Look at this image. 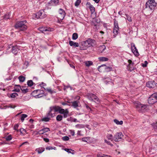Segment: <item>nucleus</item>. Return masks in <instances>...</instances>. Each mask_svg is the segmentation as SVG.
I'll use <instances>...</instances> for the list:
<instances>
[{
  "instance_id": "1",
  "label": "nucleus",
  "mask_w": 157,
  "mask_h": 157,
  "mask_svg": "<svg viewBox=\"0 0 157 157\" xmlns=\"http://www.w3.org/2000/svg\"><path fill=\"white\" fill-rule=\"evenodd\" d=\"M134 105L137 110L140 112H144L147 111V105L141 104L138 101L135 102Z\"/></svg>"
},
{
  "instance_id": "2",
  "label": "nucleus",
  "mask_w": 157,
  "mask_h": 157,
  "mask_svg": "<svg viewBox=\"0 0 157 157\" xmlns=\"http://www.w3.org/2000/svg\"><path fill=\"white\" fill-rule=\"evenodd\" d=\"M26 23V20L17 22L15 25V27L21 31L25 30L27 28V26L25 24Z\"/></svg>"
},
{
  "instance_id": "3",
  "label": "nucleus",
  "mask_w": 157,
  "mask_h": 157,
  "mask_svg": "<svg viewBox=\"0 0 157 157\" xmlns=\"http://www.w3.org/2000/svg\"><path fill=\"white\" fill-rule=\"evenodd\" d=\"M56 106H52L49 108V110L47 113V116L50 118H52L55 116V112H57Z\"/></svg>"
},
{
  "instance_id": "4",
  "label": "nucleus",
  "mask_w": 157,
  "mask_h": 157,
  "mask_svg": "<svg viewBox=\"0 0 157 157\" xmlns=\"http://www.w3.org/2000/svg\"><path fill=\"white\" fill-rule=\"evenodd\" d=\"M156 3L154 0L148 1L146 3V7L148 8L151 10H153L155 7Z\"/></svg>"
},
{
  "instance_id": "5",
  "label": "nucleus",
  "mask_w": 157,
  "mask_h": 157,
  "mask_svg": "<svg viewBox=\"0 0 157 157\" xmlns=\"http://www.w3.org/2000/svg\"><path fill=\"white\" fill-rule=\"evenodd\" d=\"M157 101V93L153 94L148 99V103L153 104Z\"/></svg>"
},
{
  "instance_id": "6",
  "label": "nucleus",
  "mask_w": 157,
  "mask_h": 157,
  "mask_svg": "<svg viewBox=\"0 0 157 157\" xmlns=\"http://www.w3.org/2000/svg\"><path fill=\"white\" fill-rule=\"evenodd\" d=\"M57 109V112H58L60 114H63L64 118H66L67 117V115L69 113V111L67 109L64 110L63 109L61 108V107L59 106H56Z\"/></svg>"
},
{
  "instance_id": "7",
  "label": "nucleus",
  "mask_w": 157,
  "mask_h": 157,
  "mask_svg": "<svg viewBox=\"0 0 157 157\" xmlns=\"http://www.w3.org/2000/svg\"><path fill=\"white\" fill-rule=\"evenodd\" d=\"M119 31L118 23L115 20L114 21V27L113 30V33L114 34L113 36V38H115L116 37V36L118 33Z\"/></svg>"
},
{
  "instance_id": "8",
  "label": "nucleus",
  "mask_w": 157,
  "mask_h": 157,
  "mask_svg": "<svg viewBox=\"0 0 157 157\" xmlns=\"http://www.w3.org/2000/svg\"><path fill=\"white\" fill-rule=\"evenodd\" d=\"M59 14L58 15V18L60 20H62L65 16V12L62 9H60L59 11Z\"/></svg>"
},
{
  "instance_id": "9",
  "label": "nucleus",
  "mask_w": 157,
  "mask_h": 157,
  "mask_svg": "<svg viewBox=\"0 0 157 157\" xmlns=\"http://www.w3.org/2000/svg\"><path fill=\"white\" fill-rule=\"evenodd\" d=\"M131 47L132 51L133 53L136 56H138L139 55V53L138 52V50L136 48L135 44L133 43H131Z\"/></svg>"
},
{
  "instance_id": "10",
  "label": "nucleus",
  "mask_w": 157,
  "mask_h": 157,
  "mask_svg": "<svg viewBox=\"0 0 157 157\" xmlns=\"http://www.w3.org/2000/svg\"><path fill=\"white\" fill-rule=\"evenodd\" d=\"M123 135L121 132L117 133L114 135V140L116 142L120 141L122 139Z\"/></svg>"
},
{
  "instance_id": "11",
  "label": "nucleus",
  "mask_w": 157,
  "mask_h": 157,
  "mask_svg": "<svg viewBox=\"0 0 157 157\" xmlns=\"http://www.w3.org/2000/svg\"><path fill=\"white\" fill-rule=\"evenodd\" d=\"M21 47L17 45L15 46H13L12 48L11 49L12 52L15 55L17 54L18 51L21 49Z\"/></svg>"
},
{
  "instance_id": "12",
  "label": "nucleus",
  "mask_w": 157,
  "mask_h": 157,
  "mask_svg": "<svg viewBox=\"0 0 157 157\" xmlns=\"http://www.w3.org/2000/svg\"><path fill=\"white\" fill-rule=\"evenodd\" d=\"M33 93H37L38 95L36 96V98H39L43 96V94H44V91L43 90H34L33 92Z\"/></svg>"
},
{
  "instance_id": "13",
  "label": "nucleus",
  "mask_w": 157,
  "mask_h": 157,
  "mask_svg": "<svg viewBox=\"0 0 157 157\" xmlns=\"http://www.w3.org/2000/svg\"><path fill=\"white\" fill-rule=\"evenodd\" d=\"M128 62L129 64L128 65L127 67L128 69V70L131 71L134 69V68L133 67L134 63L132 62V61L130 59H129L128 60Z\"/></svg>"
},
{
  "instance_id": "14",
  "label": "nucleus",
  "mask_w": 157,
  "mask_h": 157,
  "mask_svg": "<svg viewBox=\"0 0 157 157\" xmlns=\"http://www.w3.org/2000/svg\"><path fill=\"white\" fill-rule=\"evenodd\" d=\"M37 15H38L40 18H43L46 17L47 15L44 10H40L37 13Z\"/></svg>"
},
{
  "instance_id": "15",
  "label": "nucleus",
  "mask_w": 157,
  "mask_h": 157,
  "mask_svg": "<svg viewBox=\"0 0 157 157\" xmlns=\"http://www.w3.org/2000/svg\"><path fill=\"white\" fill-rule=\"evenodd\" d=\"M156 83L154 81H150L147 82L146 84L147 87L149 88H154L156 86Z\"/></svg>"
},
{
  "instance_id": "16",
  "label": "nucleus",
  "mask_w": 157,
  "mask_h": 157,
  "mask_svg": "<svg viewBox=\"0 0 157 157\" xmlns=\"http://www.w3.org/2000/svg\"><path fill=\"white\" fill-rule=\"evenodd\" d=\"M39 29L42 33H44L45 31H52L54 30L53 28L47 27L40 28Z\"/></svg>"
},
{
  "instance_id": "17",
  "label": "nucleus",
  "mask_w": 157,
  "mask_h": 157,
  "mask_svg": "<svg viewBox=\"0 0 157 157\" xmlns=\"http://www.w3.org/2000/svg\"><path fill=\"white\" fill-rule=\"evenodd\" d=\"M86 96L91 101H93L94 99L95 98L94 96H96L94 94L89 93L86 95Z\"/></svg>"
},
{
  "instance_id": "18",
  "label": "nucleus",
  "mask_w": 157,
  "mask_h": 157,
  "mask_svg": "<svg viewBox=\"0 0 157 157\" xmlns=\"http://www.w3.org/2000/svg\"><path fill=\"white\" fill-rule=\"evenodd\" d=\"M85 43L89 46H93L94 44L93 40L91 39H89L85 41Z\"/></svg>"
},
{
  "instance_id": "19",
  "label": "nucleus",
  "mask_w": 157,
  "mask_h": 157,
  "mask_svg": "<svg viewBox=\"0 0 157 157\" xmlns=\"http://www.w3.org/2000/svg\"><path fill=\"white\" fill-rule=\"evenodd\" d=\"M59 2V0H51L48 4L52 6H56L58 4Z\"/></svg>"
},
{
  "instance_id": "20",
  "label": "nucleus",
  "mask_w": 157,
  "mask_h": 157,
  "mask_svg": "<svg viewBox=\"0 0 157 157\" xmlns=\"http://www.w3.org/2000/svg\"><path fill=\"white\" fill-rule=\"evenodd\" d=\"M86 5L87 6L89 7L91 13H93L95 11V8L93 6L91 5L89 2H87Z\"/></svg>"
},
{
  "instance_id": "21",
  "label": "nucleus",
  "mask_w": 157,
  "mask_h": 157,
  "mask_svg": "<svg viewBox=\"0 0 157 157\" xmlns=\"http://www.w3.org/2000/svg\"><path fill=\"white\" fill-rule=\"evenodd\" d=\"M50 131L49 128H45L40 130L39 132H40V134H43L44 133Z\"/></svg>"
},
{
  "instance_id": "22",
  "label": "nucleus",
  "mask_w": 157,
  "mask_h": 157,
  "mask_svg": "<svg viewBox=\"0 0 157 157\" xmlns=\"http://www.w3.org/2000/svg\"><path fill=\"white\" fill-rule=\"evenodd\" d=\"M69 44L71 46H73L75 47H78L79 46V44L78 43L72 41H70L69 42Z\"/></svg>"
},
{
  "instance_id": "23",
  "label": "nucleus",
  "mask_w": 157,
  "mask_h": 157,
  "mask_svg": "<svg viewBox=\"0 0 157 157\" xmlns=\"http://www.w3.org/2000/svg\"><path fill=\"white\" fill-rule=\"evenodd\" d=\"M17 86L19 87L22 91L23 93H25L28 91V89L26 88V87H24L23 86H22L21 87L19 85H17Z\"/></svg>"
},
{
  "instance_id": "24",
  "label": "nucleus",
  "mask_w": 157,
  "mask_h": 157,
  "mask_svg": "<svg viewBox=\"0 0 157 157\" xmlns=\"http://www.w3.org/2000/svg\"><path fill=\"white\" fill-rule=\"evenodd\" d=\"M98 59L99 61L101 62L106 61L109 60L108 58L104 57H99L98 58Z\"/></svg>"
},
{
  "instance_id": "25",
  "label": "nucleus",
  "mask_w": 157,
  "mask_h": 157,
  "mask_svg": "<svg viewBox=\"0 0 157 157\" xmlns=\"http://www.w3.org/2000/svg\"><path fill=\"white\" fill-rule=\"evenodd\" d=\"M44 147H40L36 149V151H37L38 153L40 154L43 152L44 151Z\"/></svg>"
},
{
  "instance_id": "26",
  "label": "nucleus",
  "mask_w": 157,
  "mask_h": 157,
  "mask_svg": "<svg viewBox=\"0 0 157 157\" xmlns=\"http://www.w3.org/2000/svg\"><path fill=\"white\" fill-rule=\"evenodd\" d=\"M63 117L61 115H58L56 117V120L57 121H60L62 120Z\"/></svg>"
},
{
  "instance_id": "27",
  "label": "nucleus",
  "mask_w": 157,
  "mask_h": 157,
  "mask_svg": "<svg viewBox=\"0 0 157 157\" xmlns=\"http://www.w3.org/2000/svg\"><path fill=\"white\" fill-rule=\"evenodd\" d=\"M79 102L77 101H75L72 102V106L75 108L76 107L78 106V103Z\"/></svg>"
},
{
  "instance_id": "28",
  "label": "nucleus",
  "mask_w": 157,
  "mask_h": 157,
  "mask_svg": "<svg viewBox=\"0 0 157 157\" xmlns=\"http://www.w3.org/2000/svg\"><path fill=\"white\" fill-rule=\"evenodd\" d=\"M114 122L117 124L121 125L123 124V122L122 121H119L117 119L114 120Z\"/></svg>"
},
{
  "instance_id": "29",
  "label": "nucleus",
  "mask_w": 157,
  "mask_h": 157,
  "mask_svg": "<svg viewBox=\"0 0 157 157\" xmlns=\"http://www.w3.org/2000/svg\"><path fill=\"white\" fill-rule=\"evenodd\" d=\"M95 98L94 99V101L97 104H99L100 102V101L98 98L97 96H94Z\"/></svg>"
},
{
  "instance_id": "30",
  "label": "nucleus",
  "mask_w": 157,
  "mask_h": 157,
  "mask_svg": "<svg viewBox=\"0 0 157 157\" xmlns=\"http://www.w3.org/2000/svg\"><path fill=\"white\" fill-rule=\"evenodd\" d=\"M78 38V35L76 33H74L72 35V38L73 40H75Z\"/></svg>"
},
{
  "instance_id": "31",
  "label": "nucleus",
  "mask_w": 157,
  "mask_h": 157,
  "mask_svg": "<svg viewBox=\"0 0 157 157\" xmlns=\"http://www.w3.org/2000/svg\"><path fill=\"white\" fill-rule=\"evenodd\" d=\"M19 81L21 82H23L25 80V78L24 77L20 76L18 77Z\"/></svg>"
},
{
  "instance_id": "32",
  "label": "nucleus",
  "mask_w": 157,
  "mask_h": 157,
  "mask_svg": "<svg viewBox=\"0 0 157 157\" xmlns=\"http://www.w3.org/2000/svg\"><path fill=\"white\" fill-rule=\"evenodd\" d=\"M93 64V62L90 61H86L85 62V65L87 67H89Z\"/></svg>"
},
{
  "instance_id": "33",
  "label": "nucleus",
  "mask_w": 157,
  "mask_h": 157,
  "mask_svg": "<svg viewBox=\"0 0 157 157\" xmlns=\"http://www.w3.org/2000/svg\"><path fill=\"white\" fill-rule=\"evenodd\" d=\"M27 115L25 114H22L21 115V119L22 122H23L25 118L27 117Z\"/></svg>"
},
{
  "instance_id": "34",
  "label": "nucleus",
  "mask_w": 157,
  "mask_h": 157,
  "mask_svg": "<svg viewBox=\"0 0 157 157\" xmlns=\"http://www.w3.org/2000/svg\"><path fill=\"white\" fill-rule=\"evenodd\" d=\"M45 90L47 91H48L49 93H50V94H52L53 92H54V91L52 90V89L50 88H47L46 89H45L44 88Z\"/></svg>"
},
{
  "instance_id": "35",
  "label": "nucleus",
  "mask_w": 157,
  "mask_h": 157,
  "mask_svg": "<svg viewBox=\"0 0 157 157\" xmlns=\"http://www.w3.org/2000/svg\"><path fill=\"white\" fill-rule=\"evenodd\" d=\"M33 82L32 80H28L27 82V84L29 86H33Z\"/></svg>"
},
{
  "instance_id": "36",
  "label": "nucleus",
  "mask_w": 157,
  "mask_h": 157,
  "mask_svg": "<svg viewBox=\"0 0 157 157\" xmlns=\"http://www.w3.org/2000/svg\"><path fill=\"white\" fill-rule=\"evenodd\" d=\"M5 138L6 141H8L12 139V137L11 135H9L7 136H5Z\"/></svg>"
},
{
  "instance_id": "37",
  "label": "nucleus",
  "mask_w": 157,
  "mask_h": 157,
  "mask_svg": "<svg viewBox=\"0 0 157 157\" xmlns=\"http://www.w3.org/2000/svg\"><path fill=\"white\" fill-rule=\"evenodd\" d=\"M105 67V69L107 71H109L112 70V68L111 67H106L105 65L104 66Z\"/></svg>"
},
{
  "instance_id": "38",
  "label": "nucleus",
  "mask_w": 157,
  "mask_h": 157,
  "mask_svg": "<svg viewBox=\"0 0 157 157\" xmlns=\"http://www.w3.org/2000/svg\"><path fill=\"white\" fill-rule=\"evenodd\" d=\"M18 96V95L16 93H12L11 94V95H10V97L11 98H14Z\"/></svg>"
},
{
  "instance_id": "39",
  "label": "nucleus",
  "mask_w": 157,
  "mask_h": 157,
  "mask_svg": "<svg viewBox=\"0 0 157 157\" xmlns=\"http://www.w3.org/2000/svg\"><path fill=\"white\" fill-rule=\"evenodd\" d=\"M81 2V0H77L75 3V6H77L79 5Z\"/></svg>"
},
{
  "instance_id": "40",
  "label": "nucleus",
  "mask_w": 157,
  "mask_h": 157,
  "mask_svg": "<svg viewBox=\"0 0 157 157\" xmlns=\"http://www.w3.org/2000/svg\"><path fill=\"white\" fill-rule=\"evenodd\" d=\"M50 118L47 116V117H44V118H43V119H42V121L47 122V121H49V120L50 119Z\"/></svg>"
},
{
  "instance_id": "41",
  "label": "nucleus",
  "mask_w": 157,
  "mask_h": 157,
  "mask_svg": "<svg viewBox=\"0 0 157 157\" xmlns=\"http://www.w3.org/2000/svg\"><path fill=\"white\" fill-rule=\"evenodd\" d=\"M10 17V14L7 13L4 15V18L5 19H9Z\"/></svg>"
},
{
  "instance_id": "42",
  "label": "nucleus",
  "mask_w": 157,
  "mask_h": 157,
  "mask_svg": "<svg viewBox=\"0 0 157 157\" xmlns=\"http://www.w3.org/2000/svg\"><path fill=\"white\" fill-rule=\"evenodd\" d=\"M75 127L77 128H81L84 127V126L82 124H78L75 125Z\"/></svg>"
},
{
  "instance_id": "43",
  "label": "nucleus",
  "mask_w": 157,
  "mask_h": 157,
  "mask_svg": "<svg viewBox=\"0 0 157 157\" xmlns=\"http://www.w3.org/2000/svg\"><path fill=\"white\" fill-rule=\"evenodd\" d=\"M62 139L64 141H67L69 140V138L67 136H64L62 137Z\"/></svg>"
},
{
  "instance_id": "44",
  "label": "nucleus",
  "mask_w": 157,
  "mask_h": 157,
  "mask_svg": "<svg viewBox=\"0 0 157 157\" xmlns=\"http://www.w3.org/2000/svg\"><path fill=\"white\" fill-rule=\"evenodd\" d=\"M126 17L127 19L129 22L132 21V19L131 17L127 14H125Z\"/></svg>"
},
{
  "instance_id": "45",
  "label": "nucleus",
  "mask_w": 157,
  "mask_h": 157,
  "mask_svg": "<svg viewBox=\"0 0 157 157\" xmlns=\"http://www.w3.org/2000/svg\"><path fill=\"white\" fill-rule=\"evenodd\" d=\"M20 131L21 133L24 134L26 132V130L23 128H21L20 130Z\"/></svg>"
},
{
  "instance_id": "46",
  "label": "nucleus",
  "mask_w": 157,
  "mask_h": 157,
  "mask_svg": "<svg viewBox=\"0 0 157 157\" xmlns=\"http://www.w3.org/2000/svg\"><path fill=\"white\" fill-rule=\"evenodd\" d=\"M113 135L111 134H108L107 136V138L108 139L112 140Z\"/></svg>"
},
{
  "instance_id": "47",
  "label": "nucleus",
  "mask_w": 157,
  "mask_h": 157,
  "mask_svg": "<svg viewBox=\"0 0 157 157\" xmlns=\"http://www.w3.org/2000/svg\"><path fill=\"white\" fill-rule=\"evenodd\" d=\"M65 150L67 152L70 153H71V151H74L68 148H65Z\"/></svg>"
},
{
  "instance_id": "48",
  "label": "nucleus",
  "mask_w": 157,
  "mask_h": 157,
  "mask_svg": "<svg viewBox=\"0 0 157 157\" xmlns=\"http://www.w3.org/2000/svg\"><path fill=\"white\" fill-rule=\"evenodd\" d=\"M148 63L147 61H145L144 62V63L142 64V66L143 67H146L147 66V64Z\"/></svg>"
},
{
  "instance_id": "49",
  "label": "nucleus",
  "mask_w": 157,
  "mask_h": 157,
  "mask_svg": "<svg viewBox=\"0 0 157 157\" xmlns=\"http://www.w3.org/2000/svg\"><path fill=\"white\" fill-rule=\"evenodd\" d=\"M70 132L71 134L72 135V136H74L75 135V131L74 130H70Z\"/></svg>"
},
{
  "instance_id": "50",
  "label": "nucleus",
  "mask_w": 157,
  "mask_h": 157,
  "mask_svg": "<svg viewBox=\"0 0 157 157\" xmlns=\"http://www.w3.org/2000/svg\"><path fill=\"white\" fill-rule=\"evenodd\" d=\"M19 125L18 124H17L15 125L14 127V129L16 130H17V132L18 131V130H17V128L18 127Z\"/></svg>"
},
{
  "instance_id": "51",
  "label": "nucleus",
  "mask_w": 157,
  "mask_h": 157,
  "mask_svg": "<svg viewBox=\"0 0 157 157\" xmlns=\"http://www.w3.org/2000/svg\"><path fill=\"white\" fill-rule=\"evenodd\" d=\"M82 140L83 141L87 142V141L88 140L87 138L85 137L82 138Z\"/></svg>"
},
{
  "instance_id": "52",
  "label": "nucleus",
  "mask_w": 157,
  "mask_h": 157,
  "mask_svg": "<svg viewBox=\"0 0 157 157\" xmlns=\"http://www.w3.org/2000/svg\"><path fill=\"white\" fill-rule=\"evenodd\" d=\"M53 149V148L52 147H50V146L47 147L46 148V150H52Z\"/></svg>"
},
{
  "instance_id": "53",
  "label": "nucleus",
  "mask_w": 157,
  "mask_h": 157,
  "mask_svg": "<svg viewBox=\"0 0 157 157\" xmlns=\"http://www.w3.org/2000/svg\"><path fill=\"white\" fill-rule=\"evenodd\" d=\"M19 88L15 89L13 91H15L17 92H19L20 91V88L19 86Z\"/></svg>"
},
{
  "instance_id": "54",
  "label": "nucleus",
  "mask_w": 157,
  "mask_h": 157,
  "mask_svg": "<svg viewBox=\"0 0 157 157\" xmlns=\"http://www.w3.org/2000/svg\"><path fill=\"white\" fill-rule=\"evenodd\" d=\"M97 156L98 157H103V154H102L101 153H99L98 154Z\"/></svg>"
},
{
  "instance_id": "55",
  "label": "nucleus",
  "mask_w": 157,
  "mask_h": 157,
  "mask_svg": "<svg viewBox=\"0 0 157 157\" xmlns=\"http://www.w3.org/2000/svg\"><path fill=\"white\" fill-rule=\"evenodd\" d=\"M104 66L103 65H101V66H98V69L99 71L101 72V68L103 66Z\"/></svg>"
},
{
  "instance_id": "56",
  "label": "nucleus",
  "mask_w": 157,
  "mask_h": 157,
  "mask_svg": "<svg viewBox=\"0 0 157 157\" xmlns=\"http://www.w3.org/2000/svg\"><path fill=\"white\" fill-rule=\"evenodd\" d=\"M70 118L71 119V121H72L75 122L77 121V119L75 118H72L71 117Z\"/></svg>"
},
{
  "instance_id": "57",
  "label": "nucleus",
  "mask_w": 157,
  "mask_h": 157,
  "mask_svg": "<svg viewBox=\"0 0 157 157\" xmlns=\"http://www.w3.org/2000/svg\"><path fill=\"white\" fill-rule=\"evenodd\" d=\"M43 139L46 142H48L49 141V140L48 138H44Z\"/></svg>"
},
{
  "instance_id": "58",
  "label": "nucleus",
  "mask_w": 157,
  "mask_h": 157,
  "mask_svg": "<svg viewBox=\"0 0 157 157\" xmlns=\"http://www.w3.org/2000/svg\"><path fill=\"white\" fill-rule=\"evenodd\" d=\"M105 142L107 143L108 144L110 145L111 146H113V144L110 143L109 142L107 141L106 140H105Z\"/></svg>"
},
{
  "instance_id": "59",
  "label": "nucleus",
  "mask_w": 157,
  "mask_h": 157,
  "mask_svg": "<svg viewBox=\"0 0 157 157\" xmlns=\"http://www.w3.org/2000/svg\"><path fill=\"white\" fill-rule=\"evenodd\" d=\"M13 47V46H12V45H10L8 46V48H7V49L8 50L9 49L11 48H12V47Z\"/></svg>"
},
{
  "instance_id": "60",
  "label": "nucleus",
  "mask_w": 157,
  "mask_h": 157,
  "mask_svg": "<svg viewBox=\"0 0 157 157\" xmlns=\"http://www.w3.org/2000/svg\"><path fill=\"white\" fill-rule=\"evenodd\" d=\"M103 157H111L110 155L103 154Z\"/></svg>"
},
{
  "instance_id": "61",
  "label": "nucleus",
  "mask_w": 157,
  "mask_h": 157,
  "mask_svg": "<svg viewBox=\"0 0 157 157\" xmlns=\"http://www.w3.org/2000/svg\"><path fill=\"white\" fill-rule=\"evenodd\" d=\"M101 48H103V51H104V50L105 49V47L104 45H103L101 47Z\"/></svg>"
},
{
  "instance_id": "62",
  "label": "nucleus",
  "mask_w": 157,
  "mask_h": 157,
  "mask_svg": "<svg viewBox=\"0 0 157 157\" xmlns=\"http://www.w3.org/2000/svg\"><path fill=\"white\" fill-rule=\"evenodd\" d=\"M46 86V84L44 83L43 82H42L41 84V86Z\"/></svg>"
},
{
  "instance_id": "63",
  "label": "nucleus",
  "mask_w": 157,
  "mask_h": 157,
  "mask_svg": "<svg viewBox=\"0 0 157 157\" xmlns=\"http://www.w3.org/2000/svg\"><path fill=\"white\" fill-rule=\"evenodd\" d=\"M86 107L88 109H90V110H91V108L87 105H86Z\"/></svg>"
},
{
  "instance_id": "64",
  "label": "nucleus",
  "mask_w": 157,
  "mask_h": 157,
  "mask_svg": "<svg viewBox=\"0 0 157 157\" xmlns=\"http://www.w3.org/2000/svg\"><path fill=\"white\" fill-rule=\"evenodd\" d=\"M77 134L78 135H79L80 134V131H78L77 132Z\"/></svg>"
}]
</instances>
